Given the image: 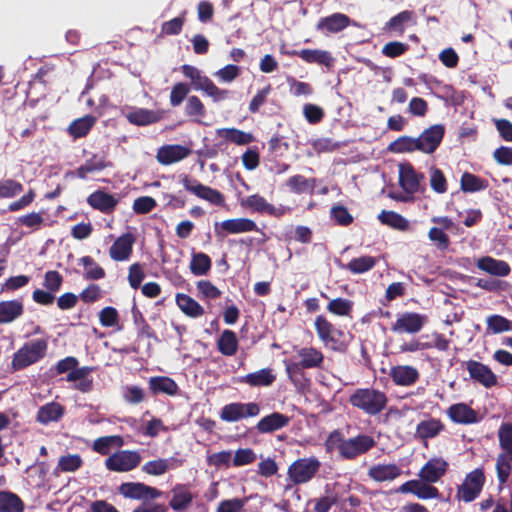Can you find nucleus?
Masks as SVG:
<instances>
[{
	"label": "nucleus",
	"instance_id": "nucleus-2",
	"mask_svg": "<svg viewBox=\"0 0 512 512\" xmlns=\"http://www.w3.org/2000/svg\"><path fill=\"white\" fill-rule=\"evenodd\" d=\"M48 349L46 339H34L24 343L14 354L11 371L16 372L33 365L45 357Z\"/></svg>",
	"mask_w": 512,
	"mask_h": 512
},
{
	"label": "nucleus",
	"instance_id": "nucleus-61",
	"mask_svg": "<svg viewBox=\"0 0 512 512\" xmlns=\"http://www.w3.org/2000/svg\"><path fill=\"white\" fill-rule=\"evenodd\" d=\"M83 465V460L79 454L63 455L57 463V470L61 472H75Z\"/></svg>",
	"mask_w": 512,
	"mask_h": 512
},
{
	"label": "nucleus",
	"instance_id": "nucleus-62",
	"mask_svg": "<svg viewBox=\"0 0 512 512\" xmlns=\"http://www.w3.org/2000/svg\"><path fill=\"white\" fill-rule=\"evenodd\" d=\"M24 190L23 184L14 179L0 180V198H13Z\"/></svg>",
	"mask_w": 512,
	"mask_h": 512
},
{
	"label": "nucleus",
	"instance_id": "nucleus-18",
	"mask_svg": "<svg viewBox=\"0 0 512 512\" xmlns=\"http://www.w3.org/2000/svg\"><path fill=\"white\" fill-rule=\"evenodd\" d=\"M466 369L470 378L485 388H491L497 384V376L495 373L489 366L482 362L469 360L466 362Z\"/></svg>",
	"mask_w": 512,
	"mask_h": 512
},
{
	"label": "nucleus",
	"instance_id": "nucleus-45",
	"mask_svg": "<svg viewBox=\"0 0 512 512\" xmlns=\"http://www.w3.org/2000/svg\"><path fill=\"white\" fill-rule=\"evenodd\" d=\"M25 504L16 494L8 490L0 491V512H24Z\"/></svg>",
	"mask_w": 512,
	"mask_h": 512
},
{
	"label": "nucleus",
	"instance_id": "nucleus-53",
	"mask_svg": "<svg viewBox=\"0 0 512 512\" xmlns=\"http://www.w3.org/2000/svg\"><path fill=\"white\" fill-rule=\"evenodd\" d=\"M487 334H500L506 331H512V321L506 317L493 314L486 318Z\"/></svg>",
	"mask_w": 512,
	"mask_h": 512
},
{
	"label": "nucleus",
	"instance_id": "nucleus-14",
	"mask_svg": "<svg viewBox=\"0 0 512 512\" xmlns=\"http://www.w3.org/2000/svg\"><path fill=\"white\" fill-rule=\"evenodd\" d=\"M258 230L255 221L249 218L227 219L214 224V232L219 238H224L227 234H240Z\"/></svg>",
	"mask_w": 512,
	"mask_h": 512
},
{
	"label": "nucleus",
	"instance_id": "nucleus-22",
	"mask_svg": "<svg viewBox=\"0 0 512 512\" xmlns=\"http://www.w3.org/2000/svg\"><path fill=\"white\" fill-rule=\"evenodd\" d=\"M191 154V149L180 144H167L157 150L156 159L162 165L177 163Z\"/></svg>",
	"mask_w": 512,
	"mask_h": 512
},
{
	"label": "nucleus",
	"instance_id": "nucleus-34",
	"mask_svg": "<svg viewBox=\"0 0 512 512\" xmlns=\"http://www.w3.org/2000/svg\"><path fill=\"white\" fill-rule=\"evenodd\" d=\"M110 166L111 162L106 159L105 155L92 154L84 164L74 171V174L80 179H86L88 174L102 171Z\"/></svg>",
	"mask_w": 512,
	"mask_h": 512
},
{
	"label": "nucleus",
	"instance_id": "nucleus-46",
	"mask_svg": "<svg viewBox=\"0 0 512 512\" xmlns=\"http://www.w3.org/2000/svg\"><path fill=\"white\" fill-rule=\"evenodd\" d=\"M287 188L296 194L313 192L316 187L315 178H305L303 175L296 174L286 180Z\"/></svg>",
	"mask_w": 512,
	"mask_h": 512
},
{
	"label": "nucleus",
	"instance_id": "nucleus-27",
	"mask_svg": "<svg viewBox=\"0 0 512 512\" xmlns=\"http://www.w3.org/2000/svg\"><path fill=\"white\" fill-rule=\"evenodd\" d=\"M135 236L128 232L119 236L109 249V255L114 261L128 260L133 251Z\"/></svg>",
	"mask_w": 512,
	"mask_h": 512
},
{
	"label": "nucleus",
	"instance_id": "nucleus-37",
	"mask_svg": "<svg viewBox=\"0 0 512 512\" xmlns=\"http://www.w3.org/2000/svg\"><path fill=\"white\" fill-rule=\"evenodd\" d=\"M477 267L493 276L505 277L511 272L509 264L504 260H498L490 256L478 260Z\"/></svg>",
	"mask_w": 512,
	"mask_h": 512
},
{
	"label": "nucleus",
	"instance_id": "nucleus-17",
	"mask_svg": "<svg viewBox=\"0 0 512 512\" xmlns=\"http://www.w3.org/2000/svg\"><path fill=\"white\" fill-rule=\"evenodd\" d=\"M445 135V127L442 124H435L425 129L417 137L418 151L426 154H432L441 144Z\"/></svg>",
	"mask_w": 512,
	"mask_h": 512
},
{
	"label": "nucleus",
	"instance_id": "nucleus-6",
	"mask_svg": "<svg viewBox=\"0 0 512 512\" xmlns=\"http://www.w3.org/2000/svg\"><path fill=\"white\" fill-rule=\"evenodd\" d=\"M142 461L141 454L136 450H118L105 460L107 470L117 473L130 472Z\"/></svg>",
	"mask_w": 512,
	"mask_h": 512
},
{
	"label": "nucleus",
	"instance_id": "nucleus-20",
	"mask_svg": "<svg viewBox=\"0 0 512 512\" xmlns=\"http://www.w3.org/2000/svg\"><path fill=\"white\" fill-rule=\"evenodd\" d=\"M447 415L453 423L462 425L475 424L482 419L477 411L463 402L452 404L447 409Z\"/></svg>",
	"mask_w": 512,
	"mask_h": 512
},
{
	"label": "nucleus",
	"instance_id": "nucleus-29",
	"mask_svg": "<svg viewBox=\"0 0 512 512\" xmlns=\"http://www.w3.org/2000/svg\"><path fill=\"white\" fill-rule=\"evenodd\" d=\"M171 492L172 498L169 501V506L172 510L180 512L191 506L194 496L187 485L176 484Z\"/></svg>",
	"mask_w": 512,
	"mask_h": 512
},
{
	"label": "nucleus",
	"instance_id": "nucleus-43",
	"mask_svg": "<svg viewBox=\"0 0 512 512\" xmlns=\"http://www.w3.org/2000/svg\"><path fill=\"white\" fill-rule=\"evenodd\" d=\"M212 268V260L206 253L193 252L189 263L190 272L194 276H206Z\"/></svg>",
	"mask_w": 512,
	"mask_h": 512
},
{
	"label": "nucleus",
	"instance_id": "nucleus-58",
	"mask_svg": "<svg viewBox=\"0 0 512 512\" xmlns=\"http://www.w3.org/2000/svg\"><path fill=\"white\" fill-rule=\"evenodd\" d=\"M185 115L197 121H200L206 116V108L198 96L192 95L187 98Z\"/></svg>",
	"mask_w": 512,
	"mask_h": 512
},
{
	"label": "nucleus",
	"instance_id": "nucleus-5",
	"mask_svg": "<svg viewBox=\"0 0 512 512\" xmlns=\"http://www.w3.org/2000/svg\"><path fill=\"white\" fill-rule=\"evenodd\" d=\"M320 467L321 462L315 456L299 458L288 467L287 475L294 485H301L311 481Z\"/></svg>",
	"mask_w": 512,
	"mask_h": 512
},
{
	"label": "nucleus",
	"instance_id": "nucleus-38",
	"mask_svg": "<svg viewBox=\"0 0 512 512\" xmlns=\"http://www.w3.org/2000/svg\"><path fill=\"white\" fill-rule=\"evenodd\" d=\"M275 380L276 375L270 368H263L240 378L241 383L248 384L251 387H267L272 385Z\"/></svg>",
	"mask_w": 512,
	"mask_h": 512
},
{
	"label": "nucleus",
	"instance_id": "nucleus-25",
	"mask_svg": "<svg viewBox=\"0 0 512 512\" xmlns=\"http://www.w3.org/2000/svg\"><path fill=\"white\" fill-rule=\"evenodd\" d=\"M389 376L395 385L403 387L412 386L420 379L418 369L411 365L392 366L389 371Z\"/></svg>",
	"mask_w": 512,
	"mask_h": 512
},
{
	"label": "nucleus",
	"instance_id": "nucleus-10",
	"mask_svg": "<svg viewBox=\"0 0 512 512\" xmlns=\"http://www.w3.org/2000/svg\"><path fill=\"white\" fill-rule=\"evenodd\" d=\"M485 484L484 471L481 468L468 473L464 482L458 487L457 497L464 502H472L481 493Z\"/></svg>",
	"mask_w": 512,
	"mask_h": 512
},
{
	"label": "nucleus",
	"instance_id": "nucleus-9",
	"mask_svg": "<svg viewBox=\"0 0 512 512\" xmlns=\"http://www.w3.org/2000/svg\"><path fill=\"white\" fill-rule=\"evenodd\" d=\"M260 413V406L256 402H233L224 405L220 410V419L225 422H237L241 419L256 417Z\"/></svg>",
	"mask_w": 512,
	"mask_h": 512
},
{
	"label": "nucleus",
	"instance_id": "nucleus-47",
	"mask_svg": "<svg viewBox=\"0 0 512 512\" xmlns=\"http://www.w3.org/2000/svg\"><path fill=\"white\" fill-rule=\"evenodd\" d=\"M489 183L473 173L464 172L460 179V188L465 193H475L488 188Z\"/></svg>",
	"mask_w": 512,
	"mask_h": 512
},
{
	"label": "nucleus",
	"instance_id": "nucleus-7",
	"mask_svg": "<svg viewBox=\"0 0 512 512\" xmlns=\"http://www.w3.org/2000/svg\"><path fill=\"white\" fill-rule=\"evenodd\" d=\"M181 183L186 191L194 194L215 206L225 205V196L217 189L200 183L197 179L191 178L189 175H183Z\"/></svg>",
	"mask_w": 512,
	"mask_h": 512
},
{
	"label": "nucleus",
	"instance_id": "nucleus-26",
	"mask_svg": "<svg viewBox=\"0 0 512 512\" xmlns=\"http://www.w3.org/2000/svg\"><path fill=\"white\" fill-rule=\"evenodd\" d=\"M431 483H427L425 481L420 480H409L403 483L398 491L401 493H411L417 496L419 499H432L438 498L440 496L439 490L430 485Z\"/></svg>",
	"mask_w": 512,
	"mask_h": 512
},
{
	"label": "nucleus",
	"instance_id": "nucleus-36",
	"mask_svg": "<svg viewBox=\"0 0 512 512\" xmlns=\"http://www.w3.org/2000/svg\"><path fill=\"white\" fill-rule=\"evenodd\" d=\"M149 389L153 395L166 394L175 396L179 392L177 383L167 376H154L149 379Z\"/></svg>",
	"mask_w": 512,
	"mask_h": 512
},
{
	"label": "nucleus",
	"instance_id": "nucleus-52",
	"mask_svg": "<svg viewBox=\"0 0 512 512\" xmlns=\"http://www.w3.org/2000/svg\"><path fill=\"white\" fill-rule=\"evenodd\" d=\"M286 373L290 381L298 389H304L309 385V379L305 376L302 366L296 362L285 363Z\"/></svg>",
	"mask_w": 512,
	"mask_h": 512
},
{
	"label": "nucleus",
	"instance_id": "nucleus-64",
	"mask_svg": "<svg viewBox=\"0 0 512 512\" xmlns=\"http://www.w3.org/2000/svg\"><path fill=\"white\" fill-rule=\"evenodd\" d=\"M248 500V497L222 500L216 512H242Z\"/></svg>",
	"mask_w": 512,
	"mask_h": 512
},
{
	"label": "nucleus",
	"instance_id": "nucleus-12",
	"mask_svg": "<svg viewBox=\"0 0 512 512\" xmlns=\"http://www.w3.org/2000/svg\"><path fill=\"white\" fill-rule=\"evenodd\" d=\"M431 222L438 226L430 228L428 231V239L437 249L441 251L447 250L451 242L449 235L445 231L451 230L454 227L452 219L447 216H434L431 218Z\"/></svg>",
	"mask_w": 512,
	"mask_h": 512
},
{
	"label": "nucleus",
	"instance_id": "nucleus-54",
	"mask_svg": "<svg viewBox=\"0 0 512 512\" xmlns=\"http://www.w3.org/2000/svg\"><path fill=\"white\" fill-rule=\"evenodd\" d=\"M413 18L412 11H402L397 15L393 16L386 24L384 29L389 32H396L400 35L404 33L405 26L407 23L411 22Z\"/></svg>",
	"mask_w": 512,
	"mask_h": 512
},
{
	"label": "nucleus",
	"instance_id": "nucleus-44",
	"mask_svg": "<svg viewBox=\"0 0 512 512\" xmlns=\"http://www.w3.org/2000/svg\"><path fill=\"white\" fill-rule=\"evenodd\" d=\"M96 123V118L92 115H85L75 119L68 127V133L73 138H83L89 134Z\"/></svg>",
	"mask_w": 512,
	"mask_h": 512
},
{
	"label": "nucleus",
	"instance_id": "nucleus-1",
	"mask_svg": "<svg viewBox=\"0 0 512 512\" xmlns=\"http://www.w3.org/2000/svg\"><path fill=\"white\" fill-rule=\"evenodd\" d=\"M350 405L370 417L381 414L388 405V396L374 387L355 389L348 398Z\"/></svg>",
	"mask_w": 512,
	"mask_h": 512
},
{
	"label": "nucleus",
	"instance_id": "nucleus-39",
	"mask_svg": "<svg viewBox=\"0 0 512 512\" xmlns=\"http://www.w3.org/2000/svg\"><path fill=\"white\" fill-rule=\"evenodd\" d=\"M175 301L178 308L190 318H199L205 314L204 308L187 294L177 293Z\"/></svg>",
	"mask_w": 512,
	"mask_h": 512
},
{
	"label": "nucleus",
	"instance_id": "nucleus-59",
	"mask_svg": "<svg viewBox=\"0 0 512 512\" xmlns=\"http://www.w3.org/2000/svg\"><path fill=\"white\" fill-rule=\"evenodd\" d=\"M510 456L499 453L496 458V473L500 485L505 484L512 472Z\"/></svg>",
	"mask_w": 512,
	"mask_h": 512
},
{
	"label": "nucleus",
	"instance_id": "nucleus-11",
	"mask_svg": "<svg viewBox=\"0 0 512 512\" xmlns=\"http://www.w3.org/2000/svg\"><path fill=\"white\" fill-rule=\"evenodd\" d=\"M240 205L241 207L249 209L252 212L266 214L276 218H280L290 211L289 208L283 205L278 207L274 206L259 194H252L246 198L241 199Z\"/></svg>",
	"mask_w": 512,
	"mask_h": 512
},
{
	"label": "nucleus",
	"instance_id": "nucleus-56",
	"mask_svg": "<svg viewBox=\"0 0 512 512\" xmlns=\"http://www.w3.org/2000/svg\"><path fill=\"white\" fill-rule=\"evenodd\" d=\"M498 441L501 454L510 456L512 460V423H502L498 429Z\"/></svg>",
	"mask_w": 512,
	"mask_h": 512
},
{
	"label": "nucleus",
	"instance_id": "nucleus-35",
	"mask_svg": "<svg viewBox=\"0 0 512 512\" xmlns=\"http://www.w3.org/2000/svg\"><path fill=\"white\" fill-rule=\"evenodd\" d=\"M127 111L129 112L125 114L126 119L136 126H147L158 122L161 118L158 112L146 108L131 107Z\"/></svg>",
	"mask_w": 512,
	"mask_h": 512
},
{
	"label": "nucleus",
	"instance_id": "nucleus-16",
	"mask_svg": "<svg viewBox=\"0 0 512 512\" xmlns=\"http://www.w3.org/2000/svg\"><path fill=\"white\" fill-rule=\"evenodd\" d=\"M424 179V174L417 172L411 163L399 165V185L405 193L413 195L423 191L421 183Z\"/></svg>",
	"mask_w": 512,
	"mask_h": 512
},
{
	"label": "nucleus",
	"instance_id": "nucleus-50",
	"mask_svg": "<svg viewBox=\"0 0 512 512\" xmlns=\"http://www.w3.org/2000/svg\"><path fill=\"white\" fill-rule=\"evenodd\" d=\"M377 264V259L373 256L365 255L351 259L344 268L352 274H362L370 271Z\"/></svg>",
	"mask_w": 512,
	"mask_h": 512
},
{
	"label": "nucleus",
	"instance_id": "nucleus-31",
	"mask_svg": "<svg viewBox=\"0 0 512 512\" xmlns=\"http://www.w3.org/2000/svg\"><path fill=\"white\" fill-rule=\"evenodd\" d=\"M402 474L401 468L395 463L376 464L368 469L367 475L375 482L392 481Z\"/></svg>",
	"mask_w": 512,
	"mask_h": 512
},
{
	"label": "nucleus",
	"instance_id": "nucleus-4",
	"mask_svg": "<svg viewBox=\"0 0 512 512\" xmlns=\"http://www.w3.org/2000/svg\"><path fill=\"white\" fill-rule=\"evenodd\" d=\"M181 69L183 75L191 80L193 88L203 91L207 96L211 97L214 102H220L229 97V90L221 89L216 86L209 77L202 75L201 71L196 67L184 64Z\"/></svg>",
	"mask_w": 512,
	"mask_h": 512
},
{
	"label": "nucleus",
	"instance_id": "nucleus-3",
	"mask_svg": "<svg viewBox=\"0 0 512 512\" xmlns=\"http://www.w3.org/2000/svg\"><path fill=\"white\" fill-rule=\"evenodd\" d=\"M314 327L319 340L326 348L337 352H344L347 349L345 333L336 328L324 315L315 318Z\"/></svg>",
	"mask_w": 512,
	"mask_h": 512
},
{
	"label": "nucleus",
	"instance_id": "nucleus-41",
	"mask_svg": "<svg viewBox=\"0 0 512 512\" xmlns=\"http://www.w3.org/2000/svg\"><path fill=\"white\" fill-rule=\"evenodd\" d=\"M216 134L227 142L237 145H247L254 141V137L251 133L237 128H220L216 130Z\"/></svg>",
	"mask_w": 512,
	"mask_h": 512
},
{
	"label": "nucleus",
	"instance_id": "nucleus-13",
	"mask_svg": "<svg viewBox=\"0 0 512 512\" xmlns=\"http://www.w3.org/2000/svg\"><path fill=\"white\" fill-rule=\"evenodd\" d=\"M427 322V316L416 312H403L397 316L391 326L394 333L416 334L422 330Z\"/></svg>",
	"mask_w": 512,
	"mask_h": 512
},
{
	"label": "nucleus",
	"instance_id": "nucleus-8",
	"mask_svg": "<svg viewBox=\"0 0 512 512\" xmlns=\"http://www.w3.org/2000/svg\"><path fill=\"white\" fill-rule=\"evenodd\" d=\"M118 493L124 498L139 501L154 500L163 495L158 488L142 482H123L118 487Z\"/></svg>",
	"mask_w": 512,
	"mask_h": 512
},
{
	"label": "nucleus",
	"instance_id": "nucleus-48",
	"mask_svg": "<svg viewBox=\"0 0 512 512\" xmlns=\"http://www.w3.org/2000/svg\"><path fill=\"white\" fill-rule=\"evenodd\" d=\"M217 348L222 355L233 356L238 350V339L236 333L226 329L217 340Z\"/></svg>",
	"mask_w": 512,
	"mask_h": 512
},
{
	"label": "nucleus",
	"instance_id": "nucleus-40",
	"mask_svg": "<svg viewBox=\"0 0 512 512\" xmlns=\"http://www.w3.org/2000/svg\"><path fill=\"white\" fill-rule=\"evenodd\" d=\"M24 312L21 300L0 302V323H10L19 318Z\"/></svg>",
	"mask_w": 512,
	"mask_h": 512
},
{
	"label": "nucleus",
	"instance_id": "nucleus-19",
	"mask_svg": "<svg viewBox=\"0 0 512 512\" xmlns=\"http://www.w3.org/2000/svg\"><path fill=\"white\" fill-rule=\"evenodd\" d=\"M290 57H299L308 64H318L330 68L334 64L331 53L321 49L290 50L285 52Z\"/></svg>",
	"mask_w": 512,
	"mask_h": 512
},
{
	"label": "nucleus",
	"instance_id": "nucleus-60",
	"mask_svg": "<svg viewBox=\"0 0 512 512\" xmlns=\"http://www.w3.org/2000/svg\"><path fill=\"white\" fill-rule=\"evenodd\" d=\"M388 149L394 153H407L418 150L417 139L410 136H400L390 143Z\"/></svg>",
	"mask_w": 512,
	"mask_h": 512
},
{
	"label": "nucleus",
	"instance_id": "nucleus-28",
	"mask_svg": "<svg viewBox=\"0 0 512 512\" xmlns=\"http://www.w3.org/2000/svg\"><path fill=\"white\" fill-rule=\"evenodd\" d=\"M445 430V425L439 418H428L420 421L415 430V437L421 441H426L437 437Z\"/></svg>",
	"mask_w": 512,
	"mask_h": 512
},
{
	"label": "nucleus",
	"instance_id": "nucleus-21",
	"mask_svg": "<svg viewBox=\"0 0 512 512\" xmlns=\"http://www.w3.org/2000/svg\"><path fill=\"white\" fill-rule=\"evenodd\" d=\"M351 22L346 14L337 12L320 18L316 24V29L324 35L336 34L350 26Z\"/></svg>",
	"mask_w": 512,
	"mask_h": 512
},
{
	"label": "nucleus",
	"instance_id": "nucleus-63",
	"mask_svg": "<svg viewBox=\"0 0 512 512\" xmlns=\"http://www.w3.org/2000/svg\"><path fill=\"white\" fill-rule=\"evenodd\" d=\"M198 296L202 299H218L222 292L209 280H199L196 282Z\"/></svg>",
	"mask_w": 512,
	"mask_h": 512
},
{
	"label": "nucleus",
	"instance_id": "nucleus-55",
	"mask_svg": "<svg viewBox=\"0 0 512 512\" xmlns=\"http://www.w3.org/2000/svg\"><path fill=\"white\" fill-rule=\"evenodd\" d=\"M354 303L352 300L346 298H335L327 305V310L336 316L350 317L353 311Z\"/></svg>",
	"mask_w": 512,
	"mask_h": 512
},
{
	"label": "nucleus",
	"instance_id": "nucleus-32",
	"mask_svg": "<svg viewBox=\"0 0 512 512\" xmlns=\"http://www.w3.org/2000/svg\"><path fill=\"white\" fill-rule=\"evenodd\" d=\"M297 355L300 358L296 364L305 369H319L322 368L324 363V354L321 350L315 347H302L297 350Z\"/></svg>",
	"mask_w": 512,
	"mask_h": 512
},
{
	"label": "nucleus",
	"instance_id": "nucleus-42",
	"mask_svg": "<svg viewBox=\"0 0 512 512\" xmlns=\"http://www.w3.org/2000/svg\"><path fill=\"white\" fill-rule=\"evenodd\" d=\"M64 408L57 402H50L39 408L36 419L41 424L56 422L62 418Z\"/></svg>",
	"mask_w": 512,
	"mask_h": 512
},
{
	"label": "nucleus",
	"instance_id": "nucleus-33",
	"mask_svg": "<svg viewBox=\"0 0 512 512\" xmlns=\"http://www.w3.org/2000/svg\"><path fill=\"white\" fill-rule=\"evenodd\" d=\"M182 465V461L179 459L171 458H159L146 462L141 470L152 476H161L170 469H175Z\"/></svg>",
	"mask_w": 512,
	"mask_h": 512
},
{
	"label": "nucleus",
	"instance_id": "nucleus-30",
	"mask_svg": "<svg viewBox=\"0 0 512 512\" xmlns=\"http://www.w3.org/2000/svg\"><path fill=\"white\" fill-rule=\"evenodd\" d=\"M289 422L290 418L287 415L280 412H273L261 418L256 425V429L262 434L273 433L286 427Z\"/></svg>",
	"mask_w": 512,
	"mask_h": 512
},
{
	"label": "nucleus",
	"instance_id": "nucleus-51",
	"mask_svg": "<svg viewBox=\"0 0 512 512\" xmlns=\"http://www.w3.org/2000/svg\"><path fill=\"white\" fill-rule=\"evenodd\" d=\"M378 219L382 224L397 230L405 231L409 228L408 220L394 211L382 210Z\"/></svg>",
	"mask_w": 512,
	"mask_h": 512
},
{
	"label": "nucleus",
	"instance_id": "nucleus-57",
	"mask_svg": "<svg viewBox=\"0 0 512 512\" xmlns=\"http://www.w3.org/2000/svg\"><path fill=\"white\" fill-rule=\"evenodd\" d=\"M80 261L85 268L84 278L86 280H100L106 276L105 270L91 256H84Z\"/></svg>",
	"mask_w": 512,
	"mask_h": 512
},
{
	"label": "nucleus",
	"instance_id": "nucleus-15",
	"mask_svg": "<svg viewBox=\"0 0 512 512\" xmlns=\"http://www.w3.org/2000/svg\"><path fill=\"white\" fill-rule=\"evenodd\" d=\"M376 442L372 436L359 434L353 438L345 440V445L341 449V457L346 460H354L370 451Z\"/></svg>",
	"mask_w": 512,
	"mask_h": 512
},
{
	"label": "nucleus",
	"instance_id": "nucleus-24",
	"mask_svg": "<svg viewBox=\"0 0 512 512\" xmlns=\"http://www.w3.org/2000/svg\"><path fill=\"white\" fill-rule=\"evenodd\" d=\"M87 203L90 207L103 214H111L115 211L119 203V198L99 189L87 197Z\"/></svg>",
	"mask_w": 512,
	"mask_h": 512
},
{
	"label": "nucleus",
	"instance_id": "nucleus-49",
	"mask_svg": "<svg viewBox=\"0 0 512 512\" xmlns=\"http://www.w3.org/2000/svg\"><path fill=\"white\" fill-rule=\"evenodd\" d=\"M124 439L120 435L99 437L94 440L92 449L101 455H108L112 447H122Z\"/></svg>",
	"mask_w": 512,
	"mask_h": 512
},
{
	"label": "nucleus",
	"instance_id": "nucleus-23",
	"mask_svg": "<svg viewBox=\"0 0 512 512\" xmlns=\"http://www.w3.org/2000/svg\"><path fill=\"white\" fill-rule=\"evenodd\" d=\"M448 467V462L443 458H431L421 468L419 477L427 483H436L446 474Z\"/></svg>",
	"mask_w": 512,
	"mask_h": 512
}]
</instances>
